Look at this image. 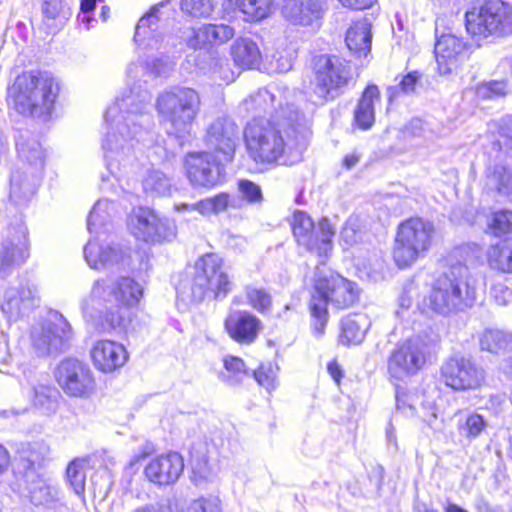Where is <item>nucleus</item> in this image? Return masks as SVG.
I'll return each instance as SVG.
<instances>
[{"label":"nucleus","mask_w":512,"mask_h":512,"mask_svg":"<svg viewBox=\"0 0 512 512\" xmlns=\"http://www.w3.org/2000/svg\"><path fill=\"white\" fill-rule=\"evenodd\" d=\"M236 5L248 21H260L273 10L272 0H236Z\"/></svg>","instance_id":"c03bdc74"},{"label":"nucleus","mask_w":512,"mask_h":512,"mask_svg":"<svg viewBox=\"0 0 512 512\" xmlns=\"http://www.w3.org/2000/svg\"><path fill=\"white\" fill-rule=\"evenodd\" d=\"M132 512H173L171 507L165 503H150L136 508Z\"/></svg>","instance_id":"774afa93"},{"label":"nucleus","mask_w":512,"mask_h":512,"mask_svg":"<svg viewBox=\"0 0 512 512\" xmlns=\"http://www.w3.org/2000/svg\"><path fill=\"white\" fill-rule=\"evenodd\" d=\"M245 294L248 304L261 314L270 311L272 307V296L270 293L262 288L256 286H247Z\"/></svg>","instance_id":"de8ad7c7"},{"label":"nucleus","mask_w":512,"mask_h":512,"mask_svg":"<svg viewBox=\"0 0 512 512\" xmlns=\"http://www.w3.org/2000/svg\"><path fill=\"white\" fill-rule=\"evenodd\" d=\"M238 191L242 199L249 204H259L263 200L260 186L250 180H239Z\"/></svg>","instance_id":"4d7b16f0"},{"label":"nucleus","mask_w":512,"mask_h":512,"mask_svg":"<svg viewBox=\"0 0 512 512\" xmlns=\"http://www.w3.org/2000/svg\"><path fill=\"white\" fill-rule=\"evenodd\" d=\"M371 322L365 314L348 315L341 321L339 342L343 345H356L361 343L370 328Z\"/></svg>","instance_id":"c9c22d12"},{"label":"nucleus","mask_w":512,"mask_h":512,"mask_svg":"<svg viewBox=\"0 0 512 512\" xmlns=\"http://www.w3.org/2000/svg\"><path fill=\"white\" fill-rule=\"evenodd\" d=\"M487 12L497 37L512 34V6L503 1H490L485 3Z\"/></svg>","instance_id":"4c0bfd02"},{"label":"nucleus","mask_w":512,"mask_h":512,"mask_svg":"<svg viewBox=\"0 0 512 512\" xmlns=\"http://www.w3.org/2000/svg\"><path fill=\"white\" fill-rule=\"evenodd\" d=\"M200 104L197 91L187 87H175L160 93L155 107L167 133L178 140H185L191 134Z\"/></svg>","instance_id":"0eeeda50"},{"label":"nucleus","mask_w":512,"mask_h":512,"mask_svg":"<svg viewBox=\"0 0 512 512\" xmlns=\"http://www.w3.org/2000/svg\"><path fill=\"white\" fill-rule=\"evenodd\" d=\"M380 93L376 85H369L364 90L354 111V121L357 127L368 130L375 121V102H379Z\"/></svg>","instance_id":"f704fd0d"},{"label":"nucleus","mask_w":512,"mask_h":512,"mask_svg":"<svg viewBox=\"0 0 512 512\" xmlns=\"http://www.w3.org/2000/svg\"><path fill=\"white\" fill-rule=\"evenodd\" d=\"M55 379L63 392L70 397L87 398L96 387L89 365L75 358H65L57 365Z\"/></svg>","instance_id":"dca6fc26"},{"label":"nucleus","mask_w":512,"mask_h":512,"mask_svg":"<svg viewBox=\"0 0 512 512\" xmlns=\"http://www.w3.org/2000/svg\"><path fill=\"white\" fill-rule=\"evenodd\" d=\"M28 257L27 229L20 225L16 231H9L0 248V269L5 273L14 265L23 263Z\"/></svg>","instance_id":"bb28decb"},{"label":"nucleus","mask_w":512,"mask_h":512,"mask_svg":"<svg viewBox=\"0 0 512 512\" xmlns=\"http://www.w3.org/2000/svg\"><path fill=\"white\" fill-rule=\"evenodd\" d=\"M25 481L30 499L35 505L53 506L59 500L58 488L35 471L25 472Z\"/></svg>","instance_id":"7c9ffc66"},{"label":"nucleus","mask_w":512,"mask_h":512,"mask_svg":"<svg viewBox=\"0 0 512 512\" xmlns=\"http://www.w3.org/2000/svg\"><path fill=\"white\" fill-rule=\"evenodd\" d=\"M84 247V258L90 268L95 270L108 269L125 262L127 250L119 244L106 243L101 234H96Z\"/></svg>","instance_id":"6ab92c4d"},{"label":"nucleus","mask_w":512,"mask_h":512,"mask_svg":"<svg viewBox=\"0 0 512 512\" xmlns=\"http://www.w3.org/2000/svg\"><path fill=\"white\" fill-rule=\"evenodd\" d=\"M90 355L94 367L103 373H112L123 367L129 358L123 344L106 339L96 341Z\"/></svg>","instance_id":"b1692460"},{"label":"nucleus","mask_w":512,"mask_h":512,"mask_svg":"<svg viewBox=\"0 0 512 512\" xmlns=\"http://www.w3.org/2000/svg\"><path fill=\"white\" fill-rule=\"evenodd\" d=\"M18 156L29 168L15 169L10 178V200L15 204L27 202L35 193L39 175L44 167V151L41 144L34 140L17 142Z\"/></svg>","instance_id":"1a4fd4ad"},{"label":"nucleus","mask_w":512,"mask_h":512,"mask_svg":"<svg viewBox=\"0 0 512 512\" xmlns=\"http://www.w3.org/2000/svg\"><path fill=\"white\" fill-rule=\"evenodd\" d=\"M231 55L236 65L243 69L259 68L262 56L257 44L248 38H239L231 46Z\"/></svg>","instance_id":"e433bc0d"},{"label":"nucleus","mask_w":512,"mask_h":512,"mask_svg":"<svg viewBox=\"0 0 512 512\" xmlns=\"http://www.w3.org/2000/svg\"><path fill=\"white\" fill-rule=\"evenodd\" d=\"M216 66L218 67V69L215 68L214 70L216 77L220 78L227 84L235 80L236 75L229 68V64L226 61H219L217 62Z\"/></svg>","instance_id":"338daca9"},{"label":"nucleus","mask_w":512,"mask_h":512,"mask_svg":"<svg viewBox=\"0 0 512 512\" xmlns=\"http://www.w3.org/2000/svg\"><path fill=\"white\" fill-rule=\"evenodd\" d=\"M489 227L496 235L510 232L512 230V211L502 210L494 213Z\"/></svg>","instance_id":"e2e57ef3"},{"label":"nucleus","mask_w":512,"mask_h":512,"mask_svg":"<svg viewBox=\"0 0 512 512\" xmlns=\"http://www.w3.org/2000/svg\"><path fill=\"white\" fill-rule=\"evenodd\" d=\"M127 228L137 240L148 244L171 242L177 236L173 220L143 206L134 208L128 215Z\"/></svg>","instance_id":"4468645a"},{"label":"nucleus","mask_w":512,"mask_h":512,"mask_svg":"<svg viewBox=\"0 0 512 512\" xmlns=\"http://www.w3.org/2000/svg\"><path fill=\"white\" fill-rule=\"evenodd\" d=\"M184 470V461L177 452H170L152 458L144 469L146 478L158 486L174 484Z\"/></svg>","instance_id":"412c9836"},{"label":"nucleus","mask_w":512,"mask_h":512,"mask_svg":"<svg viewBox=\"0 0 512 512\" xmlns=\"http://www.w3.org/2000/svg\"><path fill=\"white\" fill-rule=\"evenodd\" d=\"M50 451L49 445L45 441L39 440L21 444L18 453L26 472H31L49 458Z\"/></svg>","instance_id":"58836bf2"},{"label":"nucleus","mask_w":512,"mask_h":512,"mask_svg":"<svg viewBox=\"0 0 512 512\" xmlns=\"http://www.w3.org/2000/svg\"><path fill=\"white\" fill-rule=\"evenodd\" d=\"M487 260L491 268L512 273V237L499 240L487 251Z\"/></svg>","instance_id":"ea45409f"},{"label":"nucleus","mask_w":512,"mask_h":512,"mask_svg":"<svg viewBox=\"0 0 512 512\" xmlns=\"http://www.w3.org/2000/svg\"><path fill=\"white\" fill-rule=\"evenodd\" d=\"M191 297L200 302L207 296L223 299L232 290V281L224 270L223 259L214 253L205 254L195 262Z\"/></svg>","instance_id":"9d476101"},{"label":"nucleus","mask_w":512,"mask_h":512,"mask_svg":"<svg viewBox=\"0 0 512 512\" xmlns=\"http://www.w3.org/2000/svg\"><path fill=\"white\" fill-rule=\"evenodd\" d=\"M237 139L238 127L232 120L223 117L210 124L204 141L209 149L221 154L223 160L228 162L233 158Z\"/></svg>","instance_id":"aec40b11"},{"label":"nucleus","mask_w":512,"mask_h":512,"mask_svg":"<svg viewBox=\"0 0 512 512\" xmlns=\"http://www.w3.org/2000/svg\"><path fill=\"white\" fill-rule=\"evenodd\" d=\"M192 213H197L203 217L212 214H219L226 211L229 207H238L236 200L231 199L227 193H219L213 197L204 198L195 203H189Z\"/></svg>","instance_id":"a19ab883"},{"label":"nucleus","mask_w":512,"mask_h":512,"mask_svg":"<svg viewBox=\"0 0 512 512\" xmlns=\"http://www.w3.org/2000/svg\"><path fill=\"white\" fill-rule=\"evenodd\" d=\"M191 466V478L196 485H202L203 483L209 481L212 478V469L208 463V460L205 457L200 458L193 456Z\"/></svg>","instance_id":"864d4df0"},{"label":"nucleus","mask_w":512,"mask_h":512,"mask_svg":"<svg viewBox=\"0 0 512 512\" xmlns=\"http://www.w3.org/2000/svg\"><path fill=\"white\" fill-rule=\"evenodd\" d=\"M371 23L362 18L354 21L347 30L345 42L348 49L358 56H366L371 48Z\"/></svg>","instance_id":"473e14b6"},{"label":"nucleus","mask_w":512,"mask_h":512,"mask_svg":"<svg viewBox=\"0 0 512 512\" xmlns=\"http://www.w3.org/2000/svg\"><path fill=\"white\" fill-rule=\"evenodd\" d=\"M225 330L238 343H253L261 330V321L248 311H233L227 316Z\"/></svg>","instance_id":"393cba45"},{"label":"nucleus","mask_w":512,"mask_h":512,"mask_svg":"<svg viewBox=\"0 0 512 512\" xmlns=\"http://www.w3.org/2000/svg\"><path fill=\"white\" fill-rule=\"evenodd\" d=\"M59 91V82L53 74L29 71L15 79L8 95L20 114L46 117L52 114Z\"/></svg>","instance_id":"20e7f679"},{"label":"nucleus","mask_w":512,"mask_h":512,"mask_svg":"<svg viewBox=\"0 0 512 512\" xmlns=\"http://www.w3.org/2000/svg\"><path fill=\"white\" fill-rule=\"evenodd\" d=\"M511 334L500 330H486L480 337V347L491 353H500L509 348Z\"/></svg>","instance_id":"49530a36"},{"label":"nucleus","mask_w":512,"mask_h":512,"mask_svg":"<svg viewBox=\"0 0 512 512\" xmlns=\"http://www.w3.org/2000/svg\"><path fill=\"white\" fill-rule=\"evenodd\" d=\"M498 146L505 153H512V115H506L499 121Z\"/></svg>","instance_id":"5fc2aeb1"},{"label":"nucleus","mask_w":512,"mask_h":512,"mask_svg":"<svg viewBox=\"0 0 512 512\" xmlns=\"http://www.w3.org/2000/svg\"><path fill=\"white\" fill-rule=\"evenodd\" d=\"M165 4L162 2L157 6L151 8V10L144 15L138 22L135 30L134 40L142 44L147 40L146 47L150 50H161L164 52H168L167 46L169 44V39L162 35L161 33H156V29L153 27H157V23L159 21V7L164 6Z\"/></svg>","instance_id":"c756f323"},{"label":"nucleus","mask_w":512,"mask_h":512,"mask_svg":"<svg viewBox=\"0 0 512 512\" xmlns=\"http://www.w3.org/2000/svg\"><path fill=\"white\" fill-rule=\"evenodd\" d=\"M143 190L151 197L168 196L172 191V182L159 170L149 171L142 181Z\"/></svg>","instance_id":"37998d69"},{"label":"nucleus","mask_w":512,"mask_h":512,"mask_svg":"<svg viewBox=\"0 0 512 512\" xmlns=\"http://www.w3.org/2000/svg\"><path fill=\"white\" fill-rule=\"evenodd\" d=\"M419 78L420 75L418 72H411L404 76L398 85L389 87V101H392L395 97H397L399 92H403L405 94L413 92L415 90Z\"/></svg>","instance_id":"bf43d9fd"},{"label":"nucleus","mask_w":512,"mask_h":512,"mask_svg":"<svg viewBox=\"0 0 512 512\" xmlns=\"http://www.w3.org/2000/svg\"><path fill=\"white\" fill-rule=\"evenodd\" d=\"M116 213V206L113 202L107 199L98 200L88 216V231L90 233L101 234L99 230L112 220Z\"/></svg>","instance_id":"79ce46f5"},{"label":"nucleus","mask_w":512,"mask_h":512,"mask_svg":"<svg viewBox=\"0 0 512 512\" xmlns=\"http://www.w3.org/2000/svg\"><path fill=\"white\" fill-rule=\"evenodd\" d=\"M324 12V0H283L282 16L293 25L309 26Z\"/></svg>","instance_id":"a878e982"},{"label":"nucleus","mask_w":512,"mask_h":512,"mask_svg":"<svg viewBox=\"0 0 512 512\" xmlns=\"http://www.w3.org/2000/svg\"><path fill=\"white\" fill-rule=\"evenodd\" d=\"M277 371L278 368L271 363L262 364L253 372V376L260 386L272 391L277 387Z\"/></svg>","instance_id":"603ef678"},{"label":"nucleus","mask_w":512,"mask_h":512,"mask_svg":"<svg viewBox=\"0 0 512 512\" xmlns=\"http://www.w3.org/2000/svg\"><path fill=\"white\" fill-rule=\"evenodd\" d=\"M72 327L58 312H51L46 319L34 324L30 331L31 345L39 356L57 355L70 346Z\"/></svg>","instance_id":"ddd939ff"},{"label":"nucleus","mask_w":512,"mask_h":512,"mask_svg":"<svg viewBox=\"0 0 512 512\" xmlns=\"http://www.w3.org/2000/svg\"><path fill=\"white\" fill-rule=\"evenodd\" d=\"M85 466V461L76 459L67 467V480L77 495H81L85 490Z\"/></svg>","instance_id":"09e8293b"},{"label":"nucleus","mask_w":512,"mask_h":512,"mask_svg":"<svg viewBox=\"0 0 512 512\" xmlns=\"http://www.w3.org/2000/svg\"><path fill=\"white\" fill-rule=\"evenodd\" d=\"M1 310L10 319L17 318L21 314L32 309L39 301L38 290L30 282L11 286L0 292Z\"/></svg>","instance_id":"4be33fe9"},{"label":"nucleus","mask_w":512,"mask_h":512,"mask_svg":"<svg viewBox=\"0 0 512 512\" xmlns=\"http://www.w3.org/2000/svg\"><path fill=\"white\" fill-rule=\"evenodd\" d=\"M359 299L357 285L333 271H322L317 268L314 277L313 292L310 300V311L313 318L312 329L315 336L324 334L328 322V305L338 309H346Z\"/></svg>","instance_id":"7ed1b4c3"},{"label":"nucleus","mask_w":512,"mask_h":512,"mask_svg":"<svg viewBox=\"0 0 512 512\" xmlns=\"http://www.w3.org/2000/svg\"><path fill=\"white\" fill-rule=\"evenodd\" d=\"M275 96L267 88L259 89L258 92L246 101L248 105H251L255 110L268 111L274 107Z\"/></svg>","instance_id":"052dcab7"},{"label":"nucleus","mask_w":512,"mask_h":512,"mask_svg":"<svg viewBox=\"0 0 512 512\" xmlns=\"http://www.w3.org/2000/svg\"><path fill=\"white\" fill-rule=\"evenodd\" d=\"M434 234L431 222L422 218H410L397 232L393 257L398 267L405 268L423 256L430 248Z\"/></svg>","instance_id":"9b49d317"},{"label":"nucleus","mask_w":512,"mask_h":512,"mask_svg":"<svg viewBox=\"0 0 512 512\" xmlns=\"http://www.w3.org/2000/svg\"><path fill=\"white\" fill-rule=\"evenodd\" d=\"M297 120L298 112L290 110L283 122L278 115L274 122L257 118L249 122L244 130V139L250 157L257 163L277 162L286 149L292 147L286 126Z\"/></svg>","instance_id":"39448f33"},{"label":"nucleus","mask_w":512,"mask_h":512,"mask_svg":"<svg viewBox=\"0 0 512 512\" xmlns=\"http://www.w3.org/2000/svg\"><path fill=\"white\" fill-rule=\"evenodd\" d=\"M429 355V343L421 336L411 337L393 350L388 359V372L398 380L413 376L423 369Z\"/></svg>","instance_id":"2eb2a0df"},{"label":"nucleus","mask_w":512,"mask_h":512,"mask_svg":"<svg viewBox=\"0 0 512 512\" xmlns=\"http://www.w3.org/2000/svg\"><path fill=\"white\" fill-rule=\"evenodd\" d=\"M291 68V57L288 55H283L281 53L273 54L267 67L268 71L271 73H283L289 71Z\"/></svg>","instance_id":"0e129e2a"},{"label":"nucleus","mask_w":512,"mask_h":512,"mask_svg":"<svg viewBox=\"0 0 512 512\" xmlns=\"http://www.w3.org/2000/svg\"><path fill=\"white\" fill-rule=\"evenodd\" d=\"M151 95L137 85L125 88L105 113L106 133L102 141L107 169L119 177L131 161L136 142L149 126Z\"/></svg>","instance_id":"f257e3e1"},{"label":"nucleus","mask_w":512,"mask_h":512,"mask_svg":"<svg viewBox=\"0 0 512 512\" xmlns=\"http://www.w3.org/2000/svg\"><path fill=\"white\" fill-rule=\"evenodd\" d=\"M491 25L485 3L479 7L472 8L465 14L466 30L476 41L486 40L490 37L496 38L493 26Z\"/></svg>","instance_id":"72a5a7b5"},{"label":"nucleus","mask_w":512,"mask_h":512,"mask_svg":"<svg viewBox=\"0 0 512 512\" xmlns=\"http://www.w3.org/2000/svg\"><path fill=\"white\" fill-rule=\"evenodd\" d=\"M41 28L48 34L60 31L70 16L62 0H41Z\"/></svg>","instance_id":"2f4dec72"},{"label":"nucleus","mask_w":512,"mask_h":512,"mask_svg":"<svg viewBox=\"0 0 512 512\" xmlns=\"http://www.w3.org/2000/svg\"><path fill=\"white\" fill-rule=\"evenodd\" d=\"M464 49V41L455 35L443 34L439 37L434 49L439 74L452 73L458 67Z\"/></svg>","instance_id":"cd10ccee"},{"label":"nucleus","mask_w":512,"mask_h":512,"mask_svg":"<svg viewBox=\"0 0 512 512\" xmlns=\"http://www.w3.org/2000/svg\"><path fill=\"white\" fill-rule=\"evenodd\" d=\"M396 407L402 411L406 416H414L416 412L415 397L409 393L396 394Z\"/></svg>","instance_id":"69168bd1"},{"label":"nucleus","mask_w":512,"mask_h":512,"mask_svg":"<svg viewBox=\"0 0 512 512\" xmlns=\"http://www.w3.org/2000/svg\"><path fill=\"white\" fill-rule=\"evenodd\" d=\"M33 401L46 411H53L55 408V398L57 391L50 385L38 384L33 387Z\"/></svg>","instance_id":"8fccbe9b"},{"label":"nucleus","mask_w":512,"mask_h":512,"mask_svg":"<svg viewBox=\"0 0 512 512\" xmlns=\"http://www.w3.org/2000/svg\"><path fill=\"white\" fill-rule=\"evenodd\" d=\"M216 0H182L181 9L193 17H208L214 7Z\"/></svg>","instance_id":"3c124183"},{"label":"nucleus","mask_w":512,"mask_h":512,"mask_svg":"<svg viewBox=\"0 0 512 512\" xmlns=\"http://www.w3.org/2000/svg\"><path fill=\"white\" fill-rule=\"evenodd\" d=\"M221 501L216 496L200 497L193 500L188 512H221Z\"/></svg>","instance_id":"680f3d73"},{"label":"nucleus","mask_w":512,"mask_h":512,"mask_svg":"<svg viewBox=\"0 0 512 512\" xmlns=\"http://www.w3.org/2000/svg\"><path fill=\"white\" fill-rule=\"evenodd\" d=\"M225 372L221 374V379L231 386L240 384L248 375V369L244 361L235 356H226L223 360Z\"/></svg>","instance_id":"a18cd8bd"},{"label":"nucleus","mask_w":512,"mask_h":512,"mask_svg":"<svg viewBox=\"0 0 512 512\" xmlns=\"http://www.w3.org/2000/svg\"><path fill=\"white\" fill-rule=\"evenodd\" d=\"M183 166L188 181L195 188H213L223 182L224 165L212 152L188 153Z\"/></svg>","instance_id":"f3484780"},{"label":"nucleus","mask_w":512,"mask_h":512,"mask_svg":"<svg viewBox=\"0 0 512 512\" xmlns=\"http://www.w3.org/2000/svg\"><path fill=\"white\" fill-rule=\"evenodd\" d=\"M235 34L234 29L225 24H204L191 30L186 43L193 49H205L229 41Z\"/></svg>","instance_id":"c85d7f7f"},{"label":"nucleus","mask_w":512,"mask_h":512,"mask_svg":"<svg viewBox=\"0 0 512 512\" xmlns=\"http://www.w3.org/2000/svg\"><path fill=\"white\" fill-rule=\"evenodd\" d=\"M487 423L478 413L469 414L461 427L462 433L469 439H475L485 430Z\"/></svg>","instance_id":"6e6d98bb"},{"label":"nucleus","mask_w":512,"mask_h":512,"mask_svg":"<svg viewBox=\"0 0 512 512\" xmlns=\"http://www.w3.org/2000/svg\"><path fill=\"white\" fill-rule=\"evenodd\" d=\"M312 93L316 103L325 104L342 95L353 73L350 63L337 55L322 54L313 58Z\"/></svg>","instance_id":"6e6552de"},{"label":"nucleus","mask_w":512,"mask_h":512,"mask_svg":"<svg viewBox=\"0 0 512 512\" xmlns=\"http://www.w3.org/2000/svg\"><path fill=\"white\" fill-rule=\"evenodd\" d=\"M143 295L142 286L130 277H119L114 280L98 279L91 288L90 294L83 300L84 314L93 318V311H106L101 316L99 331L124 330L131 321V308L138 305Z\"/></svg>","instance_id":"f03ea898"},{"label":"nucleus","mask_w":512,"mask_h":512,"mask_svg":"<svg viewBox=\"0 0 512 512\" xmlns=\"http://www.w3.org/2000/svg\"><path fill=\"white\" fill-rule=\"evenodd\" d=\"M485 379L484 371L472 360L465 357H452L440 368V381L454 391L476 390Z\"/></svg>","instance_id":"a211bd4d"},{"label":"nucleus","mask_w":512,"mask_h":512,"mask_svg":"<svg viewBox=\"0 0 512 512\" xmlns=\"http://www.w3.org/2000/svg\"><path fill=\"white\" fill-rule=\"evenodd\" d=\"M476 294V279L466 265L458 263L436 279L429 296V306L440 314L463 311L473 306Z\"/></svg>","instance_id":"423d86ee"},{"label":"nucleus","mask_w":512,"mask_h":512,"mask_svg":"<svg viewBox=\"0 0 512 512\" xmlns=\"http://www.w3.org/2000/svg\"><path fill=\"white\" fill-rule=\"evenodd\" d=\"M291 226L297 244L315 254L320 264H325L332 251V239L335 235V229L330 221L322 218L316 226L307 213L295 211Z\"/></svg>","instance_id":"f8f14e48"},{"label":"nucleus","mask_w":512,"mask_h":512,"mask_svg":"<svg viewBox=\"0 0 512 512\" xmlns=\"http://www.w3.org/2000/svg\"><path fill=\"white\" fill-rule=\"evenodd\" d=\"M507 93V83L504 81H491L481 83L476 88V94L479 98L492 99L502 97Z\"/></svg>","instance_id":"13d9d810"},{"label":"nucleus","mask_w":512,"mask_h":512,"mask_svg":"<svg viewBox=\"0 0 512 512\" xmlns=\"http://www.w3.org/2000/svg\"><path fill=\"white\" fill-rule=\"evenodd\" d=\"M481 186L488 196L512 201V167L490 160L485 166Z\"/></svg>","instance_id":"5701e85b"}]
</instances>
